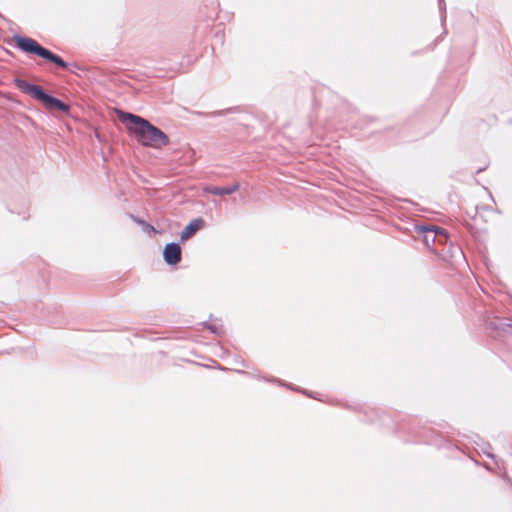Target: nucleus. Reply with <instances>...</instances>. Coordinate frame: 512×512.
Returning <instances> with one entry per match:
<instances>
[{
  "instance_id": "obj_4",
  "label": "nucleus",
  "mask_w": 512,
  "mask_h": 512,
  "mask_svg": "<svg viewBox=\"0 0 512 512\" xmlns=\"http://www.w3.org/2000/svg\"><path fill=\"white\" fill-rule=\"evenodd\" d=\"M416 229L422 235L424 244L429 248L433 247L436 243L444 244L448 240L446 231L441 228L422 225L416 226Z\"/></svg>"
},
{
  "instance_id": "obj_10",
  "label": "nucleus",
  "mask_w": 512,
  "mask_h": 512,
  "mask_svg": "<svg viewBox=\"0 0 512 512\" xmlns=\"http://www.w3.org/2000/svg\"><path fill=\"white\" fill-rule=\"evenodd\" d=\"M65 67H66V74L68 72L72 73V74H77V70L83 71L76 63H68V62H66ZM67 82H68V79L66 78V83Z\"/></svg>"
},
{
  "instance_id": "obj_12",
  "label": "nucleus",
  "mask_w": 512,
  "mask_h": 512,
  "mask_svg": "<svg viewBox=\"0 0 512 512\" xmlns=\"http://www.w3.org/2000/svg\"><path fill=\"white\" fill-rule=\"evenodd\" d=\"M266 381H271L270 379L264 378ZM273 381L281 383L280 379H274Z\"/></svg>"
},
{
  "instance_id": "obj_6",
  "label": "nucleus",
  "mask_w": 512,
  "mask_h": 512,
  "mask_svg": "<svg viewBox=\"0 0 512 512\" xmlns=\"http://www.w3.org/2000/svg\"><path fill=\"white\" fill-rule=\"evenodd\" d=\"M240 188L239 183H234L231 186L227 187H219V186H212L208 185L203 188V191L208 194L213 195H230L236 191H238Z\"/></svg>"
},
{
  "instance_id": "obj_5",
  "label": "nucleus",
  "mask_w": 512,
  "mask_h": 512,
  "mask_svg": "<svg viewBox=\"0 0 512 512\" xmlns=\"http://www.w3.org/2000/svg\"><path fill=\"white\" fill-rule=\"evenodd\" d=\"M163 258L168 265L178 264L181 261L180 245L175 242L166 244L163 250Z\"/></svg>"
},
{
  "instance_id": "obj_3",
  "label": "nucleus",
  "mask_w": 512,
  "mask_h": 512,
  "mask_svg": "<svg viewBox=\"0 0 512 512\" xmlns=\"http://www.w3.org/2000/svg\"><path fill=\"white\" fill-rule=\"evenodd\" d=\"M16 46L27 54H35L43 59L64 67V60L42 47L36 40L28 37L17 36L14 38Z\"/></svg>"
},
{
  "instance_id": "obj_7",
  "label": "nucleus",
  "mask_w": 512,
  "mask_h": 512,
  "mask_svg": "<svg viewBox=\"0 0 512 512\" xmlns=\"http://www.w3.org/2000/svg\"><path fill=\"white\" fill-rule=\"evenodd\" d=\"M204 225V220L199 217L191 222L181 231L180 237L182 240H187L193 236Z\"/></svg>"
},
{
  "instance_id": "obj_11",
  "label": "nucleus",
  "mask_w": 512,
  "mask_h": 512,
  "mask_svg": "<svg viewBox=\"0 0 512 512\" xmlns=\"http://www.w3.org/2000/svg\"><path fill=\"white\" fill-rule=\"evenodd\" d=\"M491 324L494 326L495 329L505 330L504 324H497V323H494V322H492ZM505 326L511 327L510 324H505Z\"/></svg>"
},
{
  "instance_id": "obj_15",
  "label": "nucleus",
  "mask_w": 512,
  "mask_h": 512,
  "mask_svg": "<svg viewBox=\"0 0 512 512\" xmlns=\"http://www.w3.org/2000/svg\"><path fill=\"white\" fill-rule=\"evenodd\" d=\"M487 456L490 457V458H494V455L490 454V453H487Z\"/></svg>"
},
{
  "instance_id": "obj_1",
  "label": "nucleus",
  "mask_w": 512,
  "mask_h": 512,
  "mask_svg": "<svg viewBox=\"0 0 512 512\" xmlns=\"http://www.w3.org/2000/svg\"><path fill=\"white\" fill-rule=\"evenodd\" d=\"M116 114L119 121L126 126L128 132L133 134L142 146L158 149L169 145L168 135L147 119L119 109L116 110Z\"/></svg>"
},
{
  "instance_id": "obj_9",
  "label": "nucleus",
  "mask_w": 512,
  "mask_h": 512,
  "mask_svg": "<svg viewBox=\"0 0 512 512\" xmlns=\"http://www.w3.org/2000/svg\"><path fill=\"white\" fill-rule=\"evenodd\" d=\"M130 218L137 224L141 225L144 231L150 232L154 231V227L148 223H146L144 220L140 219L137 216L130 215Z\"/></svg>"
},
{
  "instance_id": "obj_13",
  "label": "nucleus",
  "mask_w": 512,
  "mask_h": 512,
  "mask_svg": "<svg viewBox=\"0 0 512 512\" xmlns=\"http://www.w3.org/2000/svg\"><path fill=\"white\" fill-rule=\"evenodd\" d=\"M237 372L240 374H248L246 371H243V370H237Z\"/></svg>"
},
{
  "instance_id": "obj_2",
  "label": "nucleus",
  "mask_w": 512,
  "mask_h": 512,
  "mask_svg": "<svg viewBox=\"0 0 512 512\" xmlns=\"http://www.w3.org/2000/svg\"><path fill=\"white\" fill-rule=\"evenodd\" d=\"M18 87L22 92L40 101L49 111H64V103L46 94L40 86L32 85L26 81L20 80L18 81Z\"/></svg>"
},
{
  "instance_id": "obj_14",
  "label": "nucleus",
  "mask_w": 512,
  "mask_h": 512,
  "mask_svg": "<svg viewBox=\"0 0 512 512\" xmlns=\"http://www.w3.org/2000/svg\"><path fill=\"white\" fill-rule=\"evenodd\" d=\"M65 110H66V115H67V114H68V112H69V106H68V104H67V103H66Z\"/></svg>"
},
{
  "instance_id": "obj_8",
  "label": "nucleus",
  "mask_w": 512,
  "mask_h": 512,
  "mask_svg": "<svg viewBox=\"0 0 512 512\" xmlns=\"http://www.w3.org/2000/svg\"><path fill=\"white\" fill-rule=\"evenodd\" d=\"M205 327L208 328L213 334L217 336L223 333V325L219 321L210 324L205 323Z\"/></svg>"
}]
</instances>
